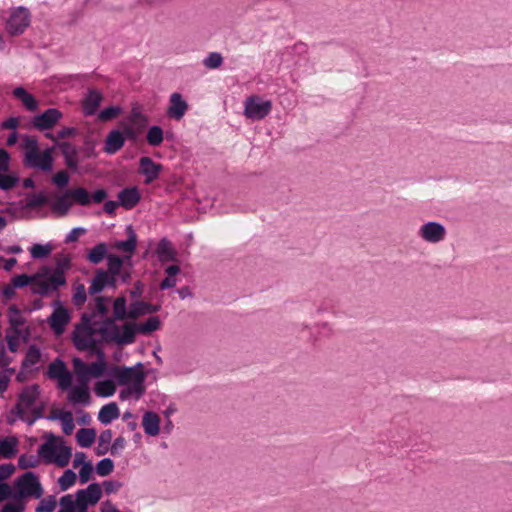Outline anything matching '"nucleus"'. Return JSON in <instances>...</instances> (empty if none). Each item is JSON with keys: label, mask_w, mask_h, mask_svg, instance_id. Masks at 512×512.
Listing matches in <instances>:
<instances>
[{"label": "nucleus", "mask_w": 512, "mask_h": 512, "mask_svg": "<svg viewBox=\"0 0 512 512\" xmlns=\"http://www.w3.org/2000/svg\"><path fill=\"white\" fill-rule=\"evenodd\" d=\"M59 512H78L77 500L74 501L72 495H64L60 499Z\"/></svg>", "instance_id": "obj_52"}, {"label": "nucleus", "mask_w": 512, "mask_h": 512, "mask_svg": "<svg viewBox=\"0 0 512 512\" xmlns=\"http://www.w3.org/2000/svg\"><path fill=\"white\" fill-rule=\"evenodd\" d=\"M127 260L125 258H121L115 254H109L107 256V267L108 274L118 276L120 275L121 270L123 269V265Z\"/></svg>", "instance_id": "obj_41"}, {"label": "nucleus", "mask_w": 512, "mask_h": 512, "mask_svg": "<svg viewBox=\"0 0 512 512\" xmlns=\"http://www.w3.org/2000/svg\"><path fill=\"white\" fill-rule=\"evenodd\" d=\"M39 460L35 456L21 455L18 459V466L21 469L34 468L38 465Z\"/></svg>", "instance_id": "obj_59"}, {"label": "nucleus", "mask_w": 512, "mask_h": 512, "mask_svg": "<svg viewBox=\"0 0 512 512\" xmlns=\"http://www.w3.org/2000/svg\"><path fill=\"white\" fill-rule=\"evenodd\" d=\"M188 110V103L183 96L178 93H172L169 97V105L166 114L169 118L174 120H181Z\"/></svg>", "instance_id": "obj_16"}, {"label": "nucleus", "mask_w": 512, "mask_h": 512, "mask_svg": "<svg viewBox=\"0 0 512 512\" xmlns=\"http://www.w3.org/2000/svg\"><path fill=\"white\" fill-rule=\"evenodd\" d=\"M15 486L18 488L19 497L33 496L40 499L43 495V488L34 472H26L16 479Z\"/></svg>", "instance_id": "obj_7"}, {"label": "nucleus", "mask_w": 512, "mask_h": 512, "mask_svg": "<svg viewBox=\"0 0 512 512\" xmlns=\"http://www.w3.org/2000/svg\"><path fill=\"white\" fill-rule=\"evenodd\" d=\"M66 284V279H60L52 275L51 267L43 266L35 274L31 291L33 294L48 296L57 292L59 287Z\"/></svg>", "instance_id": "obj_4"}, {"label": "nucleus", "mask_w": 512, "mask_h": 512, "mask_svg": "<svg viewBox=\"0 0 512 512\" xmlns=\"http://www.w3.org/2000/svg\"><path fill=\"white\" fill-rule=\"evenodd\" d=\"M113 310L115 319L124 320L126 318H129V311L127 312L125 297H118L114 301Z\"/></svg>", "instance_id": "obj_47"}, {"label": "nucleus", "mask_w": 512, "mask_h": 512, "mask_svg": "<svg viewBox=\"0 0 512 512\" xmlns=\"http://www.w3.org/2000/svg\"><path fill=\"white\" fill-rule=\"evenodd\" d=\"M148 123V117L138 107H133L124 124L125 136L130 140H136Z\"/></svg>", "instance_id": "obj_10"}, {"label": "nucleus", "mask_w": 512, "mask_h": 512, "mask_svg": "<svg viewBox=\"0 0 512 512\" xmlns=\"http://www.w3.org/2000/svg\"><path fill=\"white\" fill-rule=\"evenodd\" d=\"M125 136L124 131L120 130H112L108 133L105 145H104V152L113 155L117 153L125 144Z\"/></svg>", "instance_id": "obj_20"}, {"label": "nucleus", "mask_w": 512, "mask_h": 512, "mask_svg": "<svg viewBox=\"0 0 512 512\" xmlns=\"http://www.w3.org/2000/svg\"><path fill=\"white\" fill-rule=\"evenodd\" d=\"M72 205L73 201L71 200L70 195L67 194L66 190L61 195L57 196L56 199L51 203V210L55 215L64 217L68 214Z\"/></svg>", "instance_id": "obj_25"}, {"label": "nucleus", "mask_w": 512, "mask_h": 512, "mask_svg": "<svg viewBox=\"0 0 512 512\" xmlns=\"http://www.w3.org/2000/svg\"><path fill=\"white\" fill-rule=\"evenodd\" d=\"M21 147L22 164L26 169L49 174L53 170L54 158L53 147L44 150L40 149L38 139L35 136L22 135Z\"/></svg>", "instance_id": "obj_1"}, {"label": "nucleus", "mask_w": 512, "mask_h": 512, "mask_svg": "<svg viewBox=\"0 0 512 512\" xmlns=\"http://www.w3.org/2000/svg\"><path fill=\"white\" fill-rule=\"evenodd\" d=\"M77 476L74 471L67 469L63 475L58 479V484L62 491H66L76 482Z\"/></svg>", "instance_id": "obj_49"}, {"label": "nucleus", "mask_w": 512, "mask_h": 512, "mask_svg": "<svg viewBox=\"0 0 512 512\" xmlns=\"http://www.w3.org/2000/svg\"><path fill=\"white\" fill-rule=\"evenodd\" d=\"M56 507V499L54 496H48L41 500L39 505L36 507V512H52Z\"/></svg>", "instance_id": "obj_57"}, {"label": "nucleus", "mask_w": 512, "mask_h": 512, "mask_svg": "<svg viewBox=\"0 0 512 512\" xmlns=\"http://www.w3.org/2000/svg\"><path fill=\"white\" fill-rule=\"evenodd\" d=\"M71 316L69 311L62 305L60 300L53 302V312L48 318V323L56 335L64 333Z\"/></svg>", "instance_id": "obj_12"}, {"label": "nucleus", "mask_w": 512, "mask_h": 512, "mask_svg": "<svg viewBox=\"0 0 512 512\" xmlns=\"http://www.w3.org/2000/svg\"><path fill=\"white\" fill-rule=\"evenodd\" d=\"M160 319L157 316L149 317L145 322L136 324L137 332L141 334H149L160 328Z\"/></svg>", "instance_id": "obj_44"}, {"label": "nucleus", "mask_w": 512, "mask_h": 512, "mask_svg": "<svg viewBox=\"0 0 512 512\" xmlns=\"http://www.w3.org/2000/svg\"><path fill=\"white\" fill-rule=\"evenodd\" d=\"M40 358V350L35 345H32L27 350L25 359L23 360V366H33L40 361Z\"/></svg>", "instance_id": "obj_50"}, {"label": "nucleus", "mask_w": 512, "mask_h": 512, "mask_svg": "<svg viewBox=\"0 0 512 512\" xmlns=\"http://www.w3.org/2000/svg\"><path fill=\"white\" fill-rule=\"evenodd\" d=\"M120 415L119 408L116 403L111 402L109 404L104 405L99 413H98V420L104 424L108 425L113 420L117 419Z\"/></svg>", "instance_id": "obj_29"}, {"label": "nucleus", "mask_w": 512, "mask_h": 512, "mask_svg": "<svg viewBox=\"0 0 512 512\" xmlns=\"http://www.w3.org/2000/svg\"><path fill=\"white\" fill-rule=\"evenodd\" d=\"M13 95L23 103L28 111L34 112L38 109V102L35 97L29 94L23 87H16L13 90Z\"/></svg>", "instance_id": "obj_30"}, {"label": "nucleus", "mask_w": 512, "mask_h": 512, "mask_svg": "<svg viewBox=\"0 0 512 512\" xmlns=\"http://www.w3.org/2000/svg\"><path fill=\"white\" fill-rule=\"evenodd\" d=\"M108 272L103 269L97 270L95 276L91 280V285L88 288V292L91 295L100 293L107 285Z\"/></svg>", "instance_id": "obj_33"}, {"label": "nucleus", "mask_w": 512, "mask_h": 512, "mask_svg": "<svg viewBox=\"0 0 512 512\" xmlns=\"http://www.w3.org/2000/svg\"><path fill=\"white\" fill-rule=\"evenodd\" d=\"M57 437L49 433L46 435V442L40 445L38 455L46 463H55L59 467H65L69 464L72 456V450L69 446L60 444L57 446Z\"/></svg>", "instance_id": "obj_3"}, {"label": "nucleus", "mask_w": 512, "mask_h": 512, "mask_svg": "<svg viewBox=\"0 0 512 512\" xmlns=\"http://www.w3.org/2000/svg\"><path fill=\"white\" fill-rule=\"evenodd\" d=\"M156 254L159 261L162 263L177 260V252L175 248L171 241L165 237L158 242Z\"/></svg>", "instance_id": "obj_23"}, {"label": "nucleus", "mask_w": 512, "mask_h": 512, "mask_svg": "<svg viewBox=\"0 0 512 512\" xmlns=\"http://www.w3.org/2000/svg\"><path fill=\"white\" fill-rule=\"evenodd\" d=\"M96 438V432L92 428H81L76 434V439L81 447L88 448L92 446Z\"/></svg>", "instance_id": "obj_39"}, {"label": "nucleus", "mask_w": 512, "mask_h": 512, "mask_svg": "<svg viewBox=\"0 0 512 512\" xmlns=\"http://www.w3.org/2000/svg\"><path fill=\"white\" fill-rule=\"evenodd\" d=\"M18 439L14 436L7 437L0 441V456L9 459L16 454Z\"/></svg>", "instance_id": "obj_38"}, {"label": "nucleus", "mask_w": 512, "mask_h": 512, "mask_svg": "<svg viewBox=\"0 0 512 512\" xmlns=\"http://www.w3.org/2000/svg\"><path fill=\"white\" fill-rule=\"evenodd\" d=\"M223 63V57L218 52H211L207 55V57L203 60V64L208 69H217Z\"/></svg>", "instance_id": "obj_51"}, {"label": "nucleus", "mask_w": 512, "mask_h": 512, "mask_svg": "<svg viewBox=\"0 0 512 512\" xmlns=\"http://www.w3.org/2000/svg\"><path fill=\"white\" fill-rule=\"evenodd\" d=\"M140 172L145 176V183H151L159 177L162 165L154 162L150 157H142L139 161Z\"/></svg>", "instance_id": "obj_19"}, {"label": "nucleus", "mask_w": 512, "mask_h": 512, "mask_svg": "<svg viewBox=\"0 0 512 512\" xmlns=\"http://www.w3.org/2000/svg\"><path fill=\"white\" fill-rule=\"evenodd\" d=\"M19 182V177L15 174L0 175V189L7 191L16 186Z\"/></svg>", "instance_id": "obj_55"}, {"label": "nucleus", "mask_w": 512, "mask_h": 512, "mask_svg": "<svg viewBox=\"0 0 512 512\" xmlns=\"http://www.w3.org/2000/svg\"><path fill=\"white\" fill-rule=\"evenodd\" d=\"M272 109L270 100H263L258 96H251L246 99L244 106V115L252 120H261L265 118Z\"/></svg>", "instance_id": "obj_9"}, {"label": "nucleus", "mask_w": 512, "mask_h": 512, "mask_svg": "<svg viewBox=\"0 0 512 512\" xmlns=\"http://www.w3.org/2000/svg\"><path fill=\"white\" fill-rule=\"evenodd\" d=\"M418 236L427 243L437 244L446 237V228L437 221H429L418 230Z\"/></svg>", "instance_id": "obj_13"}, {"label": "nucleus", "mask_w": 512, "mask_h": 512, "mask_svg": "<svg viewBox=\"0 0 512 512\" xmlns=\"http://www.w3.org/2000/svg\"><path fill=\"white\" fill-rule=\"evenodd\" d=\"M114 469V462L110 458L100 460L96 465V473L100 476H108Z\"/></svg>", "instance_id": "obj_53"}, {"label": "nucleus", "mask_w": 512, "mask_h": 512, "mask_svg": "<svg viewBox=\"0 0 512 512\" xmlns=\"http://www.w3.org/2000/svg\"><path fill=\"white\" fill-rule=\"evenodd\" d=\"M62 112L56 108H49L43 113L35 115L32 118V125L39 131L52 129L62 118Z\"/></svg>", "instance_id": "obj_15"}, {"label": "nucleus", "mask_w": 512, "mask_h": 512, "mask_svg": "<svg viewBox=\"0 0 512 512\" xmlns=\"http://www.w3.org/2000/svg\"><path fill=\"white\" fill-rule=\"evenodd\" d=\"M52 251V245L50 243L47 244H34L30 248L31 257L34 259H44L47 258Z\"/></svg>", "instance_id": "obj_46"}, {"label": "nucleus", "mask_w": 512, "mask_h": 512, "mask_svg": "<svg viewBox=\"0 0 512 512\" xmlns=\"http://www.w3.org/2000/svg\"><path fill=\"white\" fill-rule=\"evenodd\" d=\"M67 400L72 405L87 406L91 403V396L88 384L78 383L77 385L68 388Z\"/></svg>", "instance_id": "obj_17"}, {"label": "nucleus", "mask_w": 512, "mask_h": 512, "mask_svg": "<svg viewBox=\"0 0 512 512\" xmlns=\"http://www.w3.org/2000/svg\"><path fill=\"white\" fill-rule=\"evenodd\" d=\"M93 471V466L91 462H84L80 471H79V478L81 483H86L90 480L91 473Z\"/></svg>", "instance_id": "obj_63"}, {"label": "nucleus", "mask_w": 512, "mask_h": 512, "mask_svg": "<svg viewBox=\"0 0 512 512\" xmlns=\"http://www.w3.org/2000/svg\"><path fill=\"white\" fill-rule=\"evenodd\" d=\"M47 419L50 421L60 420L62 424V431L65 435L72 434L75 428L73 414L70 411L54 412L47 416Z\"/></svg>", "instance_id": "obj_26"}, {"label": "nucleus", "mask_w": 512, "mask_h": 512, "mask_svg": "<svg viewBox=\"0 0 512 512\" xmlns=\"http://www.w3.org/2000/svg\"><path fill=\"white\" fill-rule=\"evenodd\" d=\"M71 268V259L68 256H60L56 259L55 269H51L53 276L66 279L65 272Z\"/></svg>", "instance_id": "obj_42"}, {"label": "nucleus", "mask_w": 512, "mask_h": 512, "mask_svg": "<svg viewBox=\"0 0 512 512\" xmlns=\"http://www.w3.org/2000/svg\"><path fill=\"white\" fill-rule=\"evenodd\" d=\"M126 232L128 234V238L126 240L116 241L113 244V248L127 253V255L124 256L123 258L130 262L131 257L136 250L137 235L131 225H128L126 227Z\"/></svg>", "instance_id": "obj_18"}, {"label": "nucleus", "mask_w": 512, "mask_h": 512, "mask_svg": "<svg viewBox=\"0 0 512 512\" xmlns=\"http://www.w3.org/2000/svg\"><path fill=\"white\" fill-rule=\"evenodd\" d=\"M95 393L99 397H110L114 395L116 391V386L114 382L110 379L98 381L95 385Z\"/></svg>", "instance_id": "obj_40"}, {"label": "nucleus", "mask_w": 512, "mask_h": 512, "mask_svg": "<svg viewBox=\"0 0 512 512\" xmlns=\"http://www.w3.org/2000/svg\"><path fill=\"white\" fill-rule=\"evenodd\" d=\"M47 376L50 379L57 380L58 387L61 390H67L72 384V374L67 369L65 362L60 358L55 359L49 364Z\"/></svg>", "instance_id": "obj_11"}, {"label": "nucleus", "mask_w": 512, "mask_h": 512, "mask_svg": "<svg viewBox=\"0 0 512 512\" xmlns=\"http://www.w3.org/2000/svg\"><path fill=\"white\" fill-rule=\"evenodd\" d=\"M39 395L40 389L38 385L34 384L24 387L18 395L17 403L12 409V413H15L20 420L29 426L43 417L44 405L37 404Z\"/></svg>", "instance_id": "obj_2"}, {"label": "nucleus", "mask_w": 512, "mask_h": 512, "mask_svg": "<svg viewBox=\"0 0 512 512\" xmlns=\"http://www.w3.org/2000/svg\"><path fill=\"white\" fill-rule=\"evenodd\" d=\"M121 113V108L119 106H109L103 109L98 114V119L101 121H109Z\"/></svg>", "instance_id": "obj_56"}, {"label": "nucleus", "mask_w": 512, "mask_h": 512, "mask_svg": "<svg viewBox=\"0 0 512 512\" xmlns=\"http://www.w3.org/2000/svg\"><path fill=\"white\" fill-rule=\"evenodd\" d=\"M107 251V244L100 242L88 252L87 259L93 264H98L102 262L104 258L107 259V256L109 255Z\"/></svg>", "instance_id": "obj_36"}, {"label": "nucleus", "mask_w": 512, "mask_h": 512, "mask_svg": "<svg viewBox=\"0 0 512 512\" xmlns=\"http://www.w3.org/2000/svg\"><path fill=\"white\" fill-rule=\"evenodd\" d=\"M159 310V306L148 304L141 301H136L131 304L129 309V318L135 319L141 315L154 313Z\"/></svg>", "instance_id": "obj_32"}, {"label": "nucleus", "mask_w": 512, "mask_h": 512, "mask_svg": "<svg viewBox=\"0 0 512 512\" xmlns=\"http://www.w3.org/2000/svg\"><path fill=\"white\" fill-rule=\"evenodd\" d=\"M47 202H48L47 196L43 192H40L38 194H34L32 197L27 199L25 208L34 209V208L41 207V206L45 205Z\"/></svg>", "instance_id": "obj_54"}, {"label": "nucleus", "mask_w": 512, "mask_h": 512, "mask_svg": "<svg viewBox=\"0 0 512 512\" xmlns=\"http://www.w3.org/2000/svg\"><path fill=\"white\" fill-rule=\"evenodd\" d=\"M102 490L98 483H91L76 493L78 512H85L88 505H95L101 499Z\"/></svg>", "instance_id": "obj_14"}, {"label": "nucleus", "mask_w": 512, "mask_h": 512, "mask_svg": "<svg viewBox=\"0 0 512 512\" xmlns=\"http://www.w3.org/2000/svg\"><path fill=\"white\" fill-rule=\"evenodd\" d=\"M52 182L62 188L65 187L69 182V174L65 171H59L52 177Z\"/></svg>", "instance_id": "obj_64"}, {"label": "nucleus", "mask_w": 512, "mask_h": 512, "mask_svg": "<svg viewBox=\"0 0 512 512\" xmlns=\"http://www.w3.org/2000/svg\"><path fill=\"white\" fill-rule=\"evenodd\" d=\"M103 100V95L97 90H89L82 101L83 113L86 116H92L96 113L97 108Z\"/></svg>", "instance_id": "obj_22"}, {"label": "nucleus", "mask_w": 512, "mask_h": 512, "mask_svg": "<svg viewBox=\"0 0 512 512\" xmlns=\"http://www.w3.org/2000/svg\"><path fill=\"white\" fill-rule=\"evenodd\" d=\"M33 279H34V275L29 276L27 274H20V275L14 276L12 278L11 284L15 288H23L30 283L33 285Z\"/></svg>", "instance_id": "obj_58"}, {"label": "nucleus", "mask_w": 512, "mask_h": 512, "mask_svg": "<svg viewBox=\"0 0 512 512\" xmlns=\"http://www.w3.org/2000/svg\"><path fill=\"white\" fill-rule=\"evenodd\" d=\"M137 328L135 323H125L122 328L119 327L118 345H128L135 342Z\"/></svg>", "instance_id": "obj_31"}, {"label": "nucleus", "mask_w": 512, "mask_h": 512, "mask_svg": "<svg viewBox=\"0 0 512 512\" xmlns=\"http://www.w3.org/2000/svg\"><path fill=\"white\" fill-rule=\"evenodd\" d=\"M31 15L27 8L19 6L11 10L6 21V30L12 36L21 35L30 25Z\"/></svg>", "instance_id": "obj_8"}, {"label": "nucleus", "mask_w": 512, "mask_h": 512, "mask_svg": "<svg viewBox=\"0 0 512 512\" xmlns=\"http://www.w3.org/2000/svg\"><path fill=\"white\" fill-rule=\"evenodd\" d=\"M95 352L97 353L98 360L88 365L90 379L101 377L106 370L103 351L101 349H97Z\"/></svg>", "instance_id": "obj_35"}, {"label": "nucleus", "mask_w": 512, "mask_h": 512, "mask_svg": "<svg viewBox=\"0 0 512 512\" xmlns=\"http://www.w3.org/2000/svg\"><path fill=\"white\" fill-rule=\"evenodd\" d=\"M8 321L13 332L16 335H20V327L24 325L25 318L15 305L10 306L8 309Z\"/></svg>", "instance_id": "obj_34"}, {"label": "nucleus", "mask_w": 512, "mask_h": 512, "mask_svg": "<svg viewBox=\"0 0 512 512\" xmlns=\"http://www.w3.org/2000/svg\"><path fill=\"white\" fill-rule=\"evenodd\" d=\"M145 393V387L127 386L119 393L121 400H127L130 397H134L135 400H139Z\"/></svg>", "instance_id": "obj_48"}, {"label": "nucleus", "mask_w": 512, "mask_h": 512, "mask_svg": "<svg viewBox=\"0 0 512 512\" xmlns=\"http://www.w3.org/2000/svg\"><path fill=\"white\" fill-rule=\"evenodd\" d=\"M106 494L110 495L119 491L123 483L118 480H106L102 484Z\"/></svg>", "instance_id": "obj_62"}, {"label": "nucleus", "mask_w": 512, "mask_h": 512, "mask_svg": "<svg viewBox=\"0 0 512 512\" xmlns=\"http://www.w3.org/2000/svg\"><path fill=\"white\" fill-rule=\"evenodd\" d=\"M161 419L159 415L153 411H147L142 417V426L145 434L148 436H157L160 432Z\"/></svg>", "instance_id": "obj_24"}, {"label": "nucleus", "mask_w": 512, "mask_h": 512, "mask_svg": "<svg viewBox=\"0 0 512 512\" xmlns=\"http://www.w3.org/2000/svg\"><path fill=\"white\" fill-rule=\"evenodd\" d=\"M11 363V358L6 353V348L2 342H0V369L6 368L7 371L12 374L14 373L13 368H7Z\"/></svg>", "instance_id": "obj_61"}, {"label": "nucleus", "mask_w": 512, "mask_h": 512, "mask_svg": "<svg viewBox=\"0 0 512 512\" xmlns=\"http://www.w3.org/2000/svg\"><path fill=\"white\" fill-rule=\"evenodd\" d=\"M67 194L70 195L72 201H75L82 206H87L91 203V196L85 188L78 187L70 189L67 190Z\"/></svg>", "instance_id": "obj_43"}, {"label": "nucleus", "mask_w": 512, "mask_h": 512, "mask_svg": "<svg viewBox=\"0 0 512 512\" xmlns=\"http://www.w3.org/2000/svg\"><path fill=\"white\" fill-rule=\"evenodd\" d=\"M96 332L98 331L91 326L89 317L83 314L82 323L76 325L72 336L75 347L80 351L89 349L96 351L98 349V342L95 339Z\"/></svg>", "instance_id": "obj_6"}, {"label": "nucleus", "mask_w": 512, "mask_h": 512, "mask_svg": "<svg viewBox=\"0 0 512 512\" xmlns=\"http://www.w3.org/2000/svg\"><path fill=\"white\" fill-rule=\"evenodd\" d=\"M119 204L126 209H132L140 201V194L136 187L125 188L118 194Z\"/></svg>", "instance_id": "obj_27"}, {"label": "nucleus", "mask_w": 512, "mask_h": 512, "mask_svg": "<svg viewBox=\"0 0 512 512\" xmlns=\"http://www.w3.org/2000/svg\"><path fill=\"white\" fill-rule=\"evenodd\" d=\"M57 146L61 150L67 167L72 170H76L79 164L78 149L76 146L66 141L57 143Z\"/></svg>", "instance_id": "obj_21"}, {"label": "nucleus", "mask_w": 512, "mask_h": 512, "mask_svg": "<svg viewBox=\"0 0 512 512\" xmlns=\"http://www.w3.org/2000/svg\"><path fill=\"white\" fill-rule=\"evenodd\" d=\"M147 142L154 147L161 145L163 142V130L160 126H151L147 132Z\"/></svg>", "instance_id": "obj_45"}, {"label": "nucleus", "mask_w": 512, "mask_h": 512, "mask_svg": "<svg viewBox=\"0 0 512 512\" xmlns=\"http://www.w3.org/2000/svg\"><path fill=\"white\" fill-rule=\"evenodd\" d=\"M97 331L105 341L118 344L119 326L113 319H106Z\"/></svg>", "instance_id": "obj_28"}, {"label": "nucleus", "mask_w": 512, "mask_h": 512, "mask_svg": "<svg viewBox=\"0 0 512 512\" xmlns=\"http://www.w3.org/2000/svg\"><path fill=\"white\" fill-rule=\"evenodd\" d=\"M72 299H73V302L75 303V305H77V306H81L86 302L87 295H86L85 286L83 284H79L75 288V292L73 294Z\"/></svg>", "instance_id": "obj_60"}, {"label": "nucleus", "mask_w": 512, "mask_h": 512, "mask_svg": "<svg viewBox=\"0 0 512 512\" xmlns=\"http://www.w3.org/2000/svg\"><path fill=\"white\" fill-rule=\"evenodd\" d=\"M74 372L77 375L78 383L89 384L90 376L88 370V364L82 361L80 358H74L72 360Z\"/></svg>", "instance_id": "obj_37"}, {"label": "nucleus", "mask_w": 512, "mask_h": 512, "mask_svg": "<svg viewBox=\"0 0 512 512\" xmlns=\"http://www.w3.org/2000/svg\"><path fill=\"white\" fill-rule=\"evenodd\" d=\"M110 374L119 385L145 387L146 374L141 362L132 367L115 366L111 369Z\"/></svg>", "instance_id": "obj_5"}]
</instances>
